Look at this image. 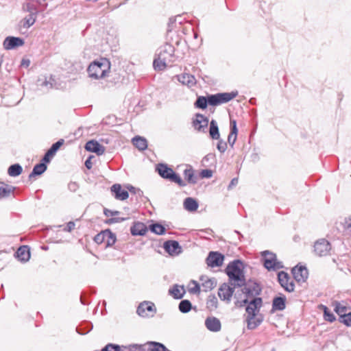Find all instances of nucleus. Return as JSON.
<instances>
[{"label": "nucleus", "mask_w": 351, "mask_h": 351, "mask_svg": "<svg viewBox=\"0 0 351 351\" xmlns=\"http://www.w3.org/2000/svg\"><path fill=\"white\" fill-rule=\"evenodd\" d=\"M229 278V282L234 287H242L245 285V277L243 271V264L239 260L229 263L226 269Z\"/></svg>", "instance_id": "nucleus-1"}, {"label": "nucleus", "mask_w": 351, "mask_h": 351, "mask_svg": "<svg viewBox=\"0 0 351 351\" xmlns=\"http://www.w3.org/2000/svg\"><path fill=\"white\" fill-rule=\"evenodd\" d=\"M218 300L215 295H210L208 296L206 302L207 308L210 310H215L217 308Z\"/></svg>", "instance_id": "nucleus-39"}, {"label": "nucleus", "mask_w": 351, "mask_h": 351, "mask_svg": "<svg viewBox=\"0 0 351 351\" xmlns=\"http://www.w3.org/2000/svg\"><path fill=\"white\" fill-rule=\"evenodd\" d=\"M36 16L33 14H28L19 22V26L23 29H28L36 22Z\"/></svg>", "instance_id": "nucleus-23"}, {"label": "nucleus", "mask_w": 351, "mask_h": 351, "mask_svg": "<svg viewBox=\"0 0 351 351\" xmlns=\"http://www.w3.org/2000/svg\"><path fill=\"white\" fill-rule=\"evenodd\" d=\"M110 67V62L101 59L90 64L87 69L89 77L95 79L103 78L106 76Z\"/></svg>", "instance_id": "nucleus-4"}, {"label": "nucleus", "mask_w": 351, "mask_h": 351, "mask_svg": "<svg viewBox=\"0 0 351 351\" xmlns=\"http://www.w3.org/2000/svg\"><path fill=\"white\" fill-rule=\"evenodd\" d=\"M184 178L192 184L196 183V180L194 178L193 170L191 168L186 169L184 171Z\"/></svg>", "instance_id": "nucleus-44"}, {"label": "nucleus", "mask_w": 351, "mask_h": 351, "mask_svg": "<svg viewBox=\"0 0 351 351\" xmlns=\"http://www.w3.org/2000/svg\"><path fill=\"white\" fill-rule=\"evenodd\" d=\"M178 80L182 83L183 84H186L187 86H193L195 84V77L189 74H183L179 77Z\"/></svg>", "instance_id": "nucleus-35"}, {"label": "nucleus", "mask_w": 351, "mask_h": 351, "mask_svg": "<svg viewBox=\"0 0 351 351\" xmlns=\"http://www.w3.org/2000/svg\"><path fill=\"white\" fill-rule=\"evenodd\" d=\"M164 248L169 254H178L180 245L176 241H167L164 244Z\"/></svg>", "instance_id": "nucleus-26"}, {"label": "nucleus", "mask_w": 351, "mask_h": 351, "mask_svg": "<svg viewBox=\"0 0 351 351\" xmlns=\"http://www.w3.org/2000/svg\"><path fill=\"white\" fill-rule=\"evenodd\" d=\"M340 322L343 323L345 325L348 326H351V313H348V314H344L342 316V319L339 320Z\"/></svg>", "instance_id": "nucleus-48"}, {"label": "nucleus", "mask_w": 351, "mask_h": 351, "mask_svg": "<svg viewBox=\"0 0 351 351\" xmlns=\"http://www.w3.org/2000/svg\"><path fill=\"white\" fill-rule=\"evenodd\" d=\"M22 167L19 164H14L11 165L8 170L9 176L12 177H16L22 173Z\"/></svg>", "instance_id": "nucleus-37"}, {"label": "nucleus", "mask_w": 351, "mask_h": 351, "mask_svg": "<svg viewBox=\"0 0 351 351\" xmlns=\"http://www.w3.org/2000/svg\"><path fill=\"white\" fill-rule=\"evenodd\" d=\"M66 232V227L62 226H55L51 229L49 233L51 234L53 232H56V236L52 239H53V242L58 243L62 241V239L64 237V234Z\"/></svg>", "instance_id": "nucleus-22"}, {"label": "nucleus", "mask_w": 351, "mask_h": 351, "mask_svg": "<svg viewBox=\"0 0 351 351\" xmlns=\"http://www.w3.org/2000/svg\"><path fill=\"white\" fill-rule=\"evenodd\" d=\"M133 145L139 150L143 151L147 147V140L141 136H136L132 138Z\"/></svg>", "instance_id": "nucleus-29"}, {"label": "nucleus", "mask_w": 351, "mask_h": 351, "mask_svg": "<svg viewBox=\"0 0 351 351\" xmlns=\"http://www.w3.org/2000/svg\"><path fill=\"white\" fill-rule=\"evenodd\" d=\"M119 213V211H112V210H108V209H105L104 210V214L107 217L114 216V215H118Z\"/></svg>", "instance_id": "nucleus-59"}, {"label": "nucleus", "mask_w": 351, "mask_h": 351, "mask_svg": "<svg viewBox=\"0 0 351 351\" xmlns=\"http://www.w3.org/2000/svg\"><path fill=\"white\" fill-rule=\"evenodd\" d=\"M147 351H166L167 348L161 343L148 341L145 344Z\"/></svg>", "instance_id": "nucleus-24"}, {"label": "nucleus", "mask_w": 351, "mask_h": 351, "mask_svg": "<svg viewBox=\"0 0 351 351\" xmlns=\"http://www.w3.org/2000/svg\"><path fill=\"white\" fill-rule=\"evenodd\" d=\"M169 292L174 298L180 299L183 297L185 290L183 286L176 285L169 289Z\"/></svg>", "instance_id": "nucleus-30"}, {"label": "nucleus", "mask_w": 351, "mask_h": 351, "mask_svg": "<svg viewBox=\"0 0 351 351\" xmlns=\"http://www.w3.org/2000/svg\"><path fill=\"white\" fill-rule=\"evenodd\" d=\"M264 258V266L267 269H278L282 267L280 262L277 261L276 254L269 251L262 252Z\"/></svg>", "instance_id": "nucleus-7"}, {"label": "nucleus", "mask_w": 351, "mask_h": 351, "mask_svg": "<svg viewBox=\"0 0 351 351\" xmlns=\"http://www.w3.org/2000/svg\"><path fill=\"white\" fill-rule=\"evenodd\" d=\"M240 289H234V298L236 300L235 304L238 306H243L248 303L249 298L257 295L260 293V288L258 285L254 284L252 287L250 285H245Z\"/></svg>", "instance_id": "nucleus-3"}, {"label": "nucleus", "mask_w": 351, "mask_h": 351, "mask_svg": "<svg viewBox=\"0 0 351 351\" xmlns=\"http://www.w3.org/2000/svg\"><path fill=\"white\" fill-rule=\"evenodd\" d=\"M230 128L231 131L230 134L237 136L238 130L237 127V122L235 120H230Z\"/></svg>", "instance_id": "nucleus-53"}, {"label": "nucleus", "mask_w": 351, "mask_h": 351, "mask_svg": "<svg viewBox=\"0 0 351 351\" xmlns=\"http://www.w3.org/2000/svg\"><path fill=\"white\" fill-rule=\"evenodd\" d=\"M46 169L47 166L44 162L37 164L34 167L32 173L29 174V178H31L32 177L35 176H40L42 173H43L46 171Z\"/></svg>", "instance_id": "nucleus-34"}, {"label": "nucleus", "mask_w": 351, "mask_h": 351, "mask_svg": "<svg viewBox=\"0 0 351 351\" xmlns=\"http://www.w3.org/2000/svg\"><path fill=\"white\" fill-rule=\"evenodd\" d=\"M191 309V303L189 300H184L180 302L179 310L182 313H188L190 311Z\"/></svg>", "instance_id": "nucleus-43"}, {"label": "nucleus", "mask_w": 351, "mask_h": 351, "mask_svg": "<svg viewBox=\"0 0 351 351\" xmlns=\"http://www.w3.org/2000/svg\"><path fill=\"white\" fill-rule=\"evenodd\" d=\"M262 305V300L261 298H253L246 307L247 316H256V312Z\"/></svg>", "instance_id": "nucleus-15"}, {"label": "nucleus", "mask_w": 351, "mask_h": 351, "mask_svg": "<svg viewBox=\"0 0 351 351\" xmlns=\"http://www.w3.org/2000/svg\"><path fill=\"white\" fill-rule=\"evenodd\" d=\"M237 287H234V285H231L229 283H223L222 284L218 290V295L219 298L226 301L227 303H229L231 300V298L234 292V289H237Z\"/></svg>", "instance_id": "nucleus-9"}, {"label": "nucleus", "mask_w": 351, "mask_h": 351, "mask_svg": "<svg viewBox=\"0 0 351 351\" xmlns=\"http://www.w3.org/2000/svg\"><path fill=\"white\" fill-rule=\"evenodd\" d=\"M16 256L21 261H27L30 258V252L27 246L20 247L16 252Z\"/></svg>", "instance_id": "nucleus-25"}, {"label": "nucleus", "mask_w": 351, "mask_h": 351, "mask_svg": "<svg viewBox=\"0 0 351 351\" xmlns=\"http://www.w3.org/2000/svg\"><path fill=\"white\" fill-rule=\"evenodd\" d=\"M109 235L110 236L111 235L110 231H109V230L103 231L101 233L97 234L95 237L94 240L97 243H101L105 241L106 237H109Z\"/></svg>", "instance_id": "nucleus-45"}, {"label": "nucleus", "mask_w": 351, "mask_h": 351, "mask_svg": "<svg viewBox=\"0 0 351 351\" xmlns=\"http://www.w3.org/2000/svg\"><path fill=\"white\" fill-rule=\"evenodd\" d=\"M330 249V243L324 239L318 240L314 245V251L319 256L328 255Z\"/></svg>", "instance_id": "nucleus-12"}, {"label": "nucleus", "mask_w": 351, "mask_h": 351, "mask_svg": "<svg viewBox=\"0 0 351 351\" xmlns=\"http://www.w3.org/2000/svg\"><path fill=\"white\" fill-rule=\"evenodd\" d=\"M189 291L191 293H199L200 292V285L195 280H191L189 284Z\"/></svg>", "instance_id": "nucleus-46"}, {"label": "nucleus", "mask_w": 351, "mask_h": 351, "mask_svg": "<svg viewBox=\"0 0 351 351\" xmlns=\"http://www.w3.org/2000/svg\"><path fill=\"white\" fill-rule=\"evenodd\" d=\"M125 219H126V218H114V219H110V221H111L112 222H120V221H123Z\"/></svg>", "instance_id": "nucleus-64"}, {"label": "nucleus", "mask_w": 351, "mask_h": 351, "mask_svg": "<svg viewBox=\"0 0 351 351\" xmlns=\"http://www.w3.org/2000/svg\"><path fill=\"white\" fill-rule=\"evenodd\" d=\"M111 191L114 195V197L119 200H125L128 198V192L122 189V187L119 184H115L111 187Z\"/></svg>", "instance_id": "nucleus-19"}, {"label": "nucleus", "mask_w": 351, "mask_h": 351, "mask_svg": "<svg viewBox=\"0 0 351 351\" xmlns=\"http://www.w3.org/2000/svg\"><path fill=\"white\" fill-rule=\"evenodd\" d=\"M101 351H121V347L118 345L109 343L106 345Z\"/></svg>", "instance_id": "nucleus-47"}, {"label": "nucleus", "mask_w": 351, "mask_h": 351, "mask_svg": "<svg viewBox=\"0 0 351 351\" xmlns=\"http://www.w3.org/2000/svg\"><path fill=\"white\" fill-rule=\"evenodd\" d=\"M238 95L237 91H232L231 93H222L215 95H210L209 105L218 106L222 104L227 103L233 99Z\"/></svg>", "instance_id": "nucleus-6"}, {"label": "nucleus", "mask_w": 351, "mask_h": 351, "mask_svg": "<svg viewBox=\"0 0 351 351\" xmlns=\"http://www.w3.org/2000/svg\"><path fill=\"white\" fill-rule=\"evenodd\" d=\"M23 9L25 12H29V14H33L37 16L38 9L33 3H27L24 4Z\"/></svg>", "instance_id": "nucleus-40"}, {"label": "nucleus", "mask_w": 351, "mask_h": 351, "mask_svg": "<svg viewBox=\"0 0 351 351\" xmlns=\"http://www.w3.org/2000/svg\"><path fill=\"white\" fill-rule=\"evenodd\" d=\"M210 101V95L207 97L204 96L198 97L195 103V107L201 109H205L207 107V105L209 104Z\"/></svg>", "instance_id": "nucleus-36"}, {"label": "nucleus", "mask_w": 351, "mask_h": 351, "mask_svg": "<svg viewBox=\"0 0 351 351\" xmlns=\"http://www.w3.org/2000/svg\"><path fill=\"white\" fill-rule=\"evenodd\" d=\"M205 326L208 330L212 332H218L221 330V322L219 319L211 317L205 320Z\"/></svg>", "instance_id": "nucleus-21"}, {"label": "nucleus", "mask_w": 351, "mask_h": 351, "mask_svg": "<svg viewBox=\"0 0 351 351\" xmlns=\"http://www.w3.org/2000/svg\"><path fill=\"white\" fill-rule=\"evenodd\" d=\"M332 306L335 311L340 316V319H342V316H343L344 314H348V308L341 303L335 301L332 303Z\"/></svg>", "instance_id": "nucleus-33"}, {"label": "nucleus", "mask_w": 351, "mask_h": 351, "mask_svg": "<svg viewBox=\"0 0 351 351\" xmlns=\"http://www.w3.org/2000/svg\"><path fill=\"white\" fill-rule=\"evenodd\" d=\"M64 139H60L54 144L52 145L50 149L53 152L56 153V152L59 149V148L64 144Z\"/></svg>", "instance_id": "nucleus-51"}, {"label": "nucleus", "mask_w": 351, "mask_h": 351, "mask_svg": "<svg viewBox=\"0 0 351 351\" xmlns=\"http://www.w3.org/2000/svg\"><path fill=\"white\" fill-rule=\"evenodd\" d=\"M12 192V189L11 186L0 184V199L8 197Z\"/></svg>", "instance_id": "nucleus-42"}, {"label": "nucleus", "mask_w": 351, "mask_h": 351, "mask_svg": "<svg viewBox=\"0 0 351 351\" xmlns=\"http://www.w3.org/2000/svg\"><path fill=\"white\" fill-rule=\"evenodd\" d=\"M217 148L221 153H223L227 149V143L219 138Z\"/></svg>", "instance_id": "nucleus-50"}, {"label": "nucleus", "mask_w": 351, "mask_h": 351, "mask_svg": "<svg viewBox=\"0 0 351 351\" xmlns=\"http://www.w3.org/2000/svg\"><path fill=\"white\" fill-rule=\"evenodd\" d=\"M344 228L351 232V217L345 219Z\"/></svg>", "instance_id": "nucleus-58"}, {"label": "nucleus", "mask_w": 351, "mask_h": 351, "mask_svg": "<svg viewBox=\"0 0 351 351\" xmlns=\"http://www.w3.org/2000/svg\"><path fill=\"white\" fill-rule=\"evenodd\" d=\"M295 280L298 282H304L308 278V270L305 267H295L292 269Z\"/></svg>", "instance_id": "nucleus-17"}, {"label": "nucleus", "mask_w": 351, "mask_h": 351, "mask_svg": "<svg viewBox=\"0 0 351 351\" xmlns=\"http://www.w3.org/2000/svg\"><path fill=\"white\" fill-rule=\"evenodd\" d=\"M224 256L217 252H210L206 258L207 265L212 267L222 265Z\"/></svg>", "instance_id": "nucleus-14"}, {"label": "nucleus", "mask_w": 351, "mask_h": 351, "mask_svg": "<svg viewBox=\"0 0 351 351\" xmlns=\"http://www.w3.org/2000/svg\"><path fill=\"white\" fill-rule=\"evenodd\" d=\"M201 176L202 178H209L210 177H212L213 176V172L211 170H209V169H204L201 171Z\"/></svg>", "instance_id": "nucleus-56"}, {"label": "nucleus", "mask_w": 351, "mask_h": 351, "mask_svg": "<svg viewBox=\"0 0 351 351\" xmlns=\"http://www.w3.org/2000/svg\"><path fill=\"white\" fill-rule=\"evenodd\" d=\"M62 82L57 77L56 75H51L47 79V77H45L44 79L41 80L39 79L38 80V86H45L47 89L49 88H56L58 89L61 87Z\"/></svg>", "instance_id": "nucleus-10"}, {"label": "nucleus", "mask_w": 351, "mask_h": 351, "mask_svg": "<svg viewBox=\"0 0 351 351\" xmlns=\"http://www.w3.org/2000/svg\"><path fill=\"white\" fill-rule=\"evenodd\" d=\"M192 123L197 131L205 132L208 125V119L204 115L197 113L195 114Z\"/></svg>", "instance_id": "nucleus-13"}, {"label": "nucleus", "mask_w": 351, "mask_h": 351, "mask_svg": "<svg viewBox=\"0 0 351 351\" xmlns=\"http://www.w3.org/2000/svg\"><path fill=\"white\" fill-rule=\"evenodd\" d=\"M209 134L210 138L213 140H219L220 138L219 128L215 120L213 119L210 122Z\"/></svg>", "instance_id": "nucleus-28"}, {"label": "nucleus", "mask_w": 351, "mask_h": 351, "mask_svg": "<svg viewBox=\"0 0 351 351\" xmlns=\"http://www.w3.org/2000/svg\"><path fill=\"white\" fill-rule=\"evenodd\" d=\"M85 165H86V168L88 169L92 168L93 164H92V162H91V157L88 158L85 161Z\"/></svg>", "instance_id": "nucleus-60"}, {"label": "nucleus", "mask_w": 351, "mask_h": 351, "mask_svg": "<svg viewBox=\"0 0 351 351\" xmlns=\"http://www.w3.org/2000/svg\"><path fill=\"white\" fill-rule=\"evenodd\" d=\"M324 317L325 320L329 322H332L336 319L335 315L330 310L325 313Z\"/></svg>", "instance_id": "nucleus-52"}, {"label": "nucleus", "mask_w": 351, "mask_h": 351, "mask_svg": "<svg viewBox=\"0 0 351 351\" xmlns=\"http://www.w3.org/2000/svg\"><path fill=\"white\" fill-rule=\"evenodd\" d=\"M201 286L204 291H208L214 289L217 285V282L213 278H208L206 276H202L199 278Z\"/></svg>", "instance_id": "nucleus-20"}, {"label": "nucleus", "mask_w": 351, "mask_h": 351, "mask_svg": "<svg viewBox=\"0 0 351 351\" xmlns=\"http://www.w3.org/2000/svg\"><path fill=\"white\" fill-rule=\"evenodd\" d=\"M85 148L87 151L96 153L97 155H102L105 152V147L94 140L88 141Z\"/></svg>", "instance_id": "nucleus-18"}, {"label": "nucleus", "mask_w": 351, "mask_h": 351, "mask_svg": "<svg viewBox=\"0 0 351 351\" xmlns=\"http://www.w3.org/2000/svg\"><path fill=\"white\" fill-rule=\"evenodd\" d=\"M68 187L69 190L75 192L79 188V185L76 182H70V183L68 185Z\"/></svg>", "instance_id": "nucleus-57"}, {"label": "nucleus", "mask_w": 351, "mask_h": 351, "mask_svg": "<svg viewBox=\"0 0 351 351\" xmlns=\"http://www.w3.org/2000/svg\"><path fill=\"white\" fill-rule=\"evenodd\" d=\"M285 297H276L273 300L272 307L274 310L282 311L285 308Z\"/></svg>", "instance_id": "nucleus-31"}, {"label": "nucleus", "mask_w": 351, "mask_h": 351, "mask_svg": "<svg viewBox=\"0 0 351 351\" xmlns=\"http://www.w3.org/2000/svg\"><path fill=\"white\" fill-rule=\"evenodd\" d=\"M278 280L284 289L288 292H292L294 291V283L292 280H291L289 274L285 271H280L278 274Z\"/></svg>", "instance_id": "nucleus-11"}, {"label": "nucleus", "mask_w": 351, "mask_h": 351, "mask_svg": "<svg viewBox=\"0 0 351 351\" xmlns=\"http://www.w3.org/2000/svg\"><path fill=\"white\" fill-rule=\"evenodd\" d=\"M174 47L168 43L158 49L157 58L154 60V67L157 70H163L169 63L173 62Z\"/></svg>", "instance_id": "nucleus-2"}, {"label": "nucleus", "mask_w": 351, "mask_h": 351, "mask_svg": "<svg viewBox=\"0 0 351 351\" xmlns=\"http://www.w3.org/2000/svg\"><path fill=\"white\" fill-rule=\"evenodd\" d=\"M247 328L249 329L256 328L262 322L259 318H256V316H247Z\"/></svg>", "instance_id": "nucleus-38"}, {"label": "nucleus", "mask_w": 351, "mask_h": 351, "mask_svg": "<svg viewBox=\"0 0 351 351\" xmlns=\"http://www.w3.org/2000/svg\"><path fill=\"white\" fill-rule=\"evenodd\" d=\"M237 135H233V134H229V135L228 136V142L231 147H233V146L236 142V140H237Z\"/></svg>", "instance_id": "nucleus-55"}, {"label": "nucleus", "mask_w": 351, "mask_h": 351, "mask_svg": "<svg viewBox=\"0 0 351 351\" xmlns=\"http://www.w3.org/2000/svg\"><path fill=\"white\" fill-rule=\"evenodd\" d=\"M24 41L21 38L8 36L3 42V47L5 49H12L23 45Z\"/></svg>", "instance_id": "nucleus-16"}, {"label": "nucleus", "mask_w": 351, "mask_h": 351, "mask_svg": "<svg viewBox=\"0 0 351 351\" xmlns=\"http://www.w3.org/2000/svg\"><path fill=\"white\" fill-rule=\"evenodd\" d=\"M237 184H238V179L237 178H233L231 180V182H230V184L228 186V189H231L232 187L236 186Z\"/></svg>", "instance_id": "nucleus-61"}, {"label": "nucleus", "mask_w": 351, "mask_h": 351, "mask_svg": "<svg viewBox=\"0 0 351 351\" xmlns=\"http://www.w3.org/2000/svg\"><path fill=\"white\" fill-rule=\"evenodd\" d=\"M136 312L143 317H153L156 312V308L154 303L145 301L138 305Z\"/></svg>", "instance_id": "nucleus-8"}, {"label": "nucleus", "mask_w": 351, "mask_h": 351, "mask_svg": "<svg viewBox=\"0 0 351 351\" xmlns=\"http://www.w3.org/2000/svg\"><path fill=\"white\" fill-rule=\"evenodd\" d=\"M130 230L132 235H144L147 232V228L144 223L138 222L131 227Z\"/></svg>", "instance_id": "nucleus-27"}, {"label": "nucleus", "mask_w": 351, "mask_h": 351, "mask_svg": "<svg viewBox=\"0 0 351 351\" xmlns=\"http://www.w3.org/2000/svg\"><path fill=\"white\" fill-rule=\"evenodd\" d=\"M184 206L189 211H195L198 208V204L193 198L187 197L184 202Z\"/></svg>", "instance_id": "nucleus-32"}, {"label": "nucleus", "mask_w": 351, "mask_h": 351, "mask_svg": "<svg viewBox=\"0 0 351 351\" xmlns=\"http://www.w3.org/2000/svg\"><path fill=\"white\" fill-rule=\"evenodd\" d=\"M149 230L156 234H163L165 232V228L163 226L159 223H154L149 226Z\"/></svg>", "instance_id": "nucleus-41"}, {"label": "nucleus", "mask_w": 351, "mask_h": 351, "mask_svg": "<svg viewBox=\"0 0 351 351\" xmlns=\"http://www.w3.org/2000/svg\"><path fill=\"white\" fill-rule=\"evenodd\" d=\"M158 174L163 178L168 179L180 186H186V183L176 174L171 168L165 164H158L156 167Z\"/></svg>", "instance_id": "nucleus-5"}, {"label": "nucleus", "mask_w": 351, "mask_h": 351, "mask_svg": "<svg viewBox=\"0 0 351 351\" xmlns=\"http://www.w3.org/2000/svg\"><path fill=\"white\" fill-rule=\"evenodd\" d=\"M319 309L322 310L323 311L324 315L325 314L326 312H327L329 310L327 306H326L323 304H320L319 306Z\"/></svg>", "instance_id": "nucleus-63"}, {"label": "nucleus", "mask_w": 351, "mask_h": 351, "mask_svg": "<svg viewBox=\"0 0 351 351\" xmlns=\"http://www.w3.org/2000/svg\"><path fill=\"white\" fill-rule=\"evenodd\" d=\"M75 227V223L73 221H70L67 223V231H71L73 229H74Z\"/></svg>", "instance_id": "nucleus-62"}, {"label": "nucleus", "mask_w": 351, "mask_h": 351, "mask_svg": "<svg viewBox=\"0 0 351 351\" xmlns=\"http://www.w3.org/2000/svg\"><path fill=\"white\" fill-rule=\"evenodd\" d=\"M56 153L53 152L50 149L45 154L43 161L44 162H49L51 158L55 156Z\"/></svg>", "instance_id": "nucleus-49"}, {"label": "nucleus", "mask_w": 351, "mask_h": 351, "mask_svg": "<svg viewBox=\"0 0 351 351\" xmlns=\"http://www.w3.org/2000/svg\"><path fill=\"white\" fill-rule=\"evenodd\" d=\"M105 241H106L107 245H112L116 241V237L114 234L111 232V235H109V237H106Z\"/></svg>", "instance_id": "nucleus-54"}]
</instances>
